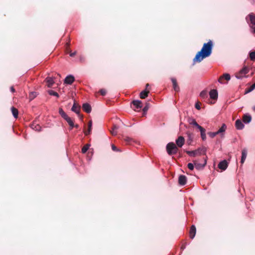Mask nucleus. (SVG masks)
<instances>
[{
  "label": "nucleus",
  "instance_id": "nucleus-1",
  "mask_svg": "<svg viewBox=\"0 0 255 255\" xmlns=\"http://www.w3.org/2000/svg\"><path fill=\"white\" fill-rule=\"evenodd\" d=\"M213 43L210 40L208 43H204L201 51L198 52L193 59V62H200L203 58L208 57L211 54Z\"/></svg>",
  "mask_w": 255,
  "mask_h": 255
},
{
  "label": "nucleus",
  "instance_id": "nucleus-2",
  "mask_svg": "<svg viewBox=\"0 0 255 255\" xmlns=\"http://www.w3.org/2000/svg\"><path fill=\"white\" fill-rule=\"evenodd\" d=\"M246 20L252 29V32L255 33V15L253 13H250L247 16Z\"/></svg>",
  "mask_w": 255,
  "mask_h": 255
},
{
  "label": "nucleus",
  "instance_id": "nucleus-3",
  "mask_svg": "<svg viewBox=\"0 0 255 255\" xmlns=\"http://www.w3.org/2000/svg\"><path fill=\"white\" fill-rule=\"evenodd\" d=\"M167 153L169 155L175 154L177 152L178 148L173 142H169L166 145Z\"/></svg>",
  "mask_w": 255,
  "mask_h": 255
},
{
  "label": "nucleus",
  "instance_id": "nucleus-4",
  "mask_svg": "<svg viewBox=\"0 0 255 255\" xmlns=\"http://www.w3.org/2000/svg\"><path fill=\"white\" fill-rule=\"evenodd\" d=\"M206 150L204 148H198L197 150L193 151H187V153L192 157L201 155L205 153Z\"/></svg>",
  "mask_w": 255,
  "mask_h": 255
},
{
  "label": "nucleus",
  "instance_id": "nucleus-5",
  "mask_svg": "<svg viewBox=\"0 0 255 255\" xmlns=\"http://www.w3.org/2000/svg\"><path fill=\"white\" fill-rule=\"evenodd\" d=\"M249 72V69L245 66L243 67L239 72L236 74V77L238 79H241L245 77V75Z\"/></svg>",
  "mask_w": 255,
  "mask_h": 255
},
{
  "label": "nucleus",
  "instance_id": "nucleus-6",
  "mask_svg": "<svg viewBox=\"0 0 255 255\" xmlns=\"http://www.w3.org/2000/svg\"><path fill=\"white\" fill-rule=\"evenodd\" d=\"M193 162L195 168L198 170L203 168L207 163L206 159H205L204 162L203 164L198 163L197 160H194Z\"/></svg>",
  "mask_w": 255,
  "mask_h": 255
},
{
  "label": "nucleus",
  "instance_id": "nucleus-7",
  "mask_svg": "<svg viewBox=\"0 0 255 255\" xmlns=\"http://www.w3.org/2000/svg\"><path fill=\"white\" fill-rule=\"evenodd\" d=\"M228 166V163L226 160L221 161L218 164V167L220 169L225 170L227 169Z\"/></svg>",
  "mask_w": 255,
  "mask_h": 255
},
{
  "label": "nucleus",
  "instance_id": "nucleus-8",
  "mask_svg": "<svg viewBox=\"0 0 255 255\" xmlns=\"http://www.w3.org/2000/svg\"><path fill=\"white\" fill-rule=\"evenodd\" d=\"M236 128L238 130H241L244 128L245 126L242 121L238 119L235 122Z\"/></svg>",
  "mask_w": 255,
  "mask_h": 255
},
{
  "label": "nucleus",
  "instance_id": "nucleus-9",
  "mask_svg": "<svg viewBox=\"0 0 255 255\" xmlns=\"http://www.w3.org/2000/svg\"><path fill=\"white\" fill-rule=\"evenodd\" d=\"M185 140L183 136H179L176 140V143L178 147H181L184 144Z\"/></svg>",
  "mask_w": 255,
  "mask_h": 255
},
{
  "label": "nucleus",
  "instance_id": "nucleus-10",
  "mask_svg": "<svg viewBox=\"0 0 255 255\" xmlns=\"http://www.w3.org/2000/svg\"><path fill=\"white\" fill-rule=\"evenodd\" d=\"M74 77L72 75L67 76L64 80V83L70 85L74 81Z\"/></svg>",
  "mask_w": 255,
  "mask_h": 255
},
{
  "label": "nucleus",
  "instance_id": "nucleus-11",
  "mask_svg": "<svg viewBox=\"0 0 255 255\" xmlns=\"http://www.w3.org/2000/svg\"><path fill=\"white\" fill-rule=\"evenodd\" d=\"M209 95L211 99L217 100L218 98V92L216 90H212L209 92Z\"/></svg>",
  "mask_w": 255,
  "mask_h": 255
},
{
  "label": "nucleus",
  "instance_id": "nucleus-12",
  "mask_svg": "<svg viewBox=\"0 0 255 255\" xmlns=\"http://www.w3.org/2000/svg\"><path fill=\"white\" fill-rule=\"evenodd\" d=\"M252 120V117L249 114H246L243 116V121L245 124H249Z\"/></svg>",
  "mask_w": 255,
  "mask_h": 255
},
{
  "label": "nucleus",
  "instance_id": "nucleus-13",
  "mask_svg": "<svg viewBox=\"0 0 255 255\" xmlns=\"http://www.w3.org/2000/svg\"><path fill=\"white\" fill-rule=\"evenodd\" d=\"M187 182V178L185 175H180L178 178L179 184L181 185H184Z\"/></svg>",
  "mask_w": 255,
  "mask_h": 255
},
{
  "label": "nucleus",
  "instance_id": "nucleus-14",
  "mask_svg": "<svg viewBox=\"0 0 255 255\" xmlns=\"http://www.w3.org/2000/svg\"><path fill=\"white\" fill-rule=\"evenodd\" d=\"M196 233V227L194 225H192L190 228L189 232L190 237L191 239H193L195 237Z\"/></svg>",
  "mask_w": 255,
  "mask_h": 255
},
{
  "label": "nucleus",
  "instance_id": "nucleus-15",
  "mask_svg": "<svg viewBox=\"0 0 255 255\" xmlns=\"http://www.w3.org/2000/svg\"><path fill=\"white\" fill-rule=\"evenodd\" d=\"M227 129V126L225 124H223L222 127L219 128V129L217 131L218 134H220L221 136H223L224 132L226 131Z\"/></svg>",
  "mask_w": 255,
  "mask_h": 255
},
{
  "label": "nucleus",
  "instance_id": "nucleus-16",
  "mask_svg": "<svg viewBox=\"0 0 255 255\" xmlns=\"http://www.w3.org/2000/svg\"><path fill=\"white\" fill-rule=\"evenodd\" d=\"M247 156V149H243L242 151V157H241V162L243 164Z\"/></svg>",
  "mask_w": 255,
  "mask_h": 255
},
{
  "label": "nucleus",
  "instance_id": "nucleus-17",
  "mask_svg": "<svg viewBox=\"0 0 255 255\" xmlns=\"http://www.w3.org/2000/svg\"><path fill=\"white\" fill-rule=\"evenodd\" d=\"M225 79L227 81H229L231 79L230 75L228 73L224 74L223 76H221L218 80V81L220 83H223L222 80Z\"/></svg>",
  "mask_w": 255,
  "mask_h": 255
},
{
  "label": "nucleus",
  "instance_id": "nucleus-18",
  "mask_svg": "<svg viewBox=\"0 0 255 255\" xmlns=\"http://www.w3.org/2000/svg\"><path fill=\"white\" fill-rule=\"evenodd\" d=\"M134 108L138 109L142 107V102L139 100H135L132 102Z\"/></svg>",
  "mask_w": 255,
  "mask_h": 255
},
{
  "label": "nucleus",
  "instance_id": "nucleus-19",
  "mask_svg": "<svg viewBox=\"0 0 255 255\" xmlns=\"http://www.w3.org/2000/svg\"><path fill=\"white\" fill-rule=\"evenodd\" d=\"M83 110L87 113H90L91 112V107L88 103H84L82 106Z\"/></svg>",
  "mask_w": 255,
  "mask_h": 255
},
{
  "label": "nucleus",
  "instance_id": "nucleus-20",
  "mask_svg": "<svg viewBox=\"0 0 255 255\" xmlns=\"http://www.w3.org/2000/svg\"><path fill=\"white\" fill-rule=\"evenodd\" d=\"M171 81L173 84V87L174 91L178 92L179 91V87L177 84L176 80L175 78H171Z\"/></svg>",
  "mask_w": 255,
  "mask_h": 255
},
{
  "label": "nucleus",
  "instance_id": "nucleus-21",
  "mask_svg": "<svg viewBox=\"0 0 255 255\" xmlns=\"http://www.w3.org/2000/svg\"><path fill=\"white\" fill-rule=\"evenodd\" d=\"M31 128L35 131H40L41 128L40 126L35 122L33 123L31 125Z\"/></svg>",
  "mask_w": 255,
  "mask_h": 255
},
{
  "label": "nucleus",
  "instance_id": "nucleus-22",
  "mask_svg": "<svg viewBox=\"0 0 255 255\" xmlns=\"http://www.w3.org/2000/svg\"><path fill=\"white\" fill-rule=\"evenodd\" d=\"M72 111L75 113H76L77 115H79L80 113V107L76 105L75 103H74L71 109Z\"/></svg>",
  "mask_w": 255,
  "mask_h": 255
},
{
  "label": "nucleus",
  "instance_id": "nucleus-23",
  "mask_svg": "<svg viewBox=\"0 0 255 255\" xmlns=\"http://www.w3.org/2000/svg\"><path fill=\"white\" fill-rule=\"evenodd\" d=\"M189 123L190 125H192L195 127H196L197 128H198L199 129L200 128H202L201 126H200V125H199L196 122V121H195V119H190L189 121Z\"/></svg>",
  "mask_w": 255,
  "mask_h": 255
},
{
  "label": "nucleus",
  "instance_id": "nucleus-24",
  "mask_svg": "<svg viewBox=\"0 0 255 255\" xmlns=\"http://www.w3.org/2000/svg\"><path fill=\"white\" fill-rule=\"evenodd\" d=\"M46 82L47 84V86L48 87H51L53 85L54 83V80L52 78L48 77L46 79Z\"/></svg>",
  "mask_w": 255,
  "mask_h": 255
},
{
  "label": "nucleus",
  "instance_id": "nucleus-25",
  "mask_svg": "<svg viewBox=\"0 0 255 255\" xmlns=\"http://www.w3.org/2000/svg\"><path fill=\"white\" fill-rule=\"evenodd\" d=\"M149 91L146 90H144L141 91L140 93V98L141 99H145L147 97Z\"/></svg>",
  "mask_w": 255,
  "mask_h": 255
},
{
  "label": "nucleus",
  "instance_id": "nucleus-26",
  "mask_svg": "<svg viewBox=\"0 0 255 255\" xmlns=\"http://www.w3.org/2000/svg\"><path fill=\"white\" fill-rule=\"evenodd\" d=\"M66 121V122L68 123L69 125L70 126L71 128H72L74 127V124L72 120V119L69 117L68 116L65 119H64Z\"/></svg>",
  "mask_w": 255,
  "mask_h": 255
},
{
  "label": "nucleus",
  "instance_id": "nucleus-27",
  "mask_svg": "<svg viewBox=\"0 0 255 255\" xmlns=\"http://www.w3.org/2000/svg\"><path fill=\"white\" fill-rule=\"evenodd\" d=\"M199 130L201 132V136L202 139L203 140H205L206 139L205 129L202 127L201 128L199 129Z\"/></svg>",
  "mask_w": 255,
  "mask_h": 255
},
{
  "label": "nucleus",
  "instance_id": "nucleus-28",
  "mask_svg": "<svg viewBox=\"0 0 255 255\" xmlns=\"http://www.w3.org/2000/svg\"><path fill=\"white\" fill-rule=\"evenodd\" d=\"M255 89V83L253 84L249 88L246 89L245 91V94H247L252 91H253Z\"/></svg>",
  "mask_w": 255,
  "mask_h": 255
},
{
  "label": "nucleus",
  "instance_id": "nucleus-29",
  "mask_svg": "<svg viewBox=\"0 0 255 255\" xmlns=\"http://www.w3.org/2000/svg\"><path fill=\"white\" fill-rule=\"evenodd\" d=\"M11 110L13 117L15 118H17L18 114V110L14 107H11Z\"/></svg>",
  "mask_w": 255,
  "mask_h": 255
},
{
  "label": "nucleus",
  "instance_id": "nucleus-30",
  "mask_svg": "<svg viewBox=\"0 0 255 255\" xmlns=\"http://www.w3.org/2000/svg\"><path fill=\"white\" fill-rule=\"evenodd\" d=\"M59 113L64 119L68 117L62 108L59 109Z\"/></svg>",
  "mask_w": 255,
  "mask_h": 255
},
{
  "label": "nucleus",
  "instance_id": "nucleus-31",
  "mask_svg": "<svg viewBox=\"0 0 255 255\" xmlns=\"http://www.w3.org/2000/svg\"><path fill=\"white\" fill-rule=\"evenodd\" d=\"M118 129V127L117 126H114L112 130H111V133L114 135H116L117 134V129Z\"/></svg>",
  "mask_w": 255,
  "mask_h": 255
},
{
  "label": "nucleus",
  "instance_id": "nucleus-32",
  "mask_svg": "<svg viewBox=\"0 0 255 255\" xmlns=\"http://www.w3.org/2000/svg\"><path fill=\"white\" fill-rule=\"evenodd\" d=\"M124 140L127 143H128V144H130L131 143V142L133 141V139L132 138H131L130 137H128V136H126V137H124Z\"/></svg>",
  "mask_w": 255,
  "mask_h": 255
},
{
  "label": "nucleus",
  "instance_id": "nucleus-33",
  "mask_svg": "<svg viewBox=\"0 0 255 255\" xmlns=\"http://www.w3.org/2000/svg\"><path fill=\"white\" fill-rule=\"evenodd\" d=\"M90 145L89 144H86L85 146L83 147L82 148V152L83 153H85L87 152V151L88 150L89 148Z\"/></svg>",
  "mask_w": 255,
  "mask_h": 255
},
{
  "label": "nucleus",
  "instance_id": "nucleus-34",
  "mask_svg": "<svg viewBox=\"0 0 255 255\" xmlns=\"http://www.w3.org/2000/svg\"><path fill=\"white\" fill-rule=\"evenodd\" d=\"M48 92L49 94L51 96H54L57 97H59L58 94L57 92H56L53 90H49Z\"/></svg>",
  "mask_w": 255,
  "mask_h": 255
},
{
  "label": "nucleus",
  "instance_id": "nucleus-35",
  "mask_svg": "<svg viewBox=\"0 0 255 255\" xmlns=\"http://www.w3.org/2000/svg\"><path fill=\"white\" fill-rule=\"evenodd\" d=\"M208 134L209 135L210 137H211V138H213L216 135H217V134H218V133H217V132H209L208 133Z\"/></svg>",
  "mask_w": 255,
  "mask_h": 255
},
{
  "label": "nucleus",
  "instance_id": "nucleus-36",
  "mask_svg": "<svg viewBox=\"0 0 255 255\" xmlns=\"http://www.w3.org/2000/svg\"><path fill=\"white\" fill-rule=\"evenodd\" d=\"M250 58L252 60H255V51L250 52Z\"/></svg>",
  "mask_w": 255,
  "mask_h": 255
},
{
  "label": "nucleus",
  "instance_id": "nucleus-37",
  "mask_svg": "<svg viewBox=\"0 0 255 255\" xmlns=\"http://www.w3.org/2000/svg\"><path fill=\"white\" fill-rule=\"evenodd\" d=\"M187 166H188V168L191 170H192L194 167V164L191 163H189L187 165Z\"/></svg>",
  "mask_w": 255,
  "mask_h": 255
},
{
  "label": "nucleus",
  "instance_id": "nucleus-38",
  "mask_svg": "<svg viewBox=\"0 0 255 255\" xmlns=\"http://www.w3.org/2000/svg\"><path fill=\"white\" fill-rule=\"evenodd\" d=\"M112 149L113 150L115 151H120L121 150H119L115 145L112 144Z\"/></svg>",
  "mask_w": 255,
  "mask_h": 255
},
{
  "label": "nucleus",
  "instance_id": "nucleus-39",
  "mask_svg": "<svg viewBox=\"0 0 255 255\" xmlns=\"http://www.w3.org/2000/svg\"><path fill=\"white\" fill-rule=\"evenodd\" d=\"M100 92L102 95L105 96L106 94L107 91L105 89H101Z\"/></svg>",
  "mask_w": 255,
  "mask_h": 255
},
{
  "label": "nucleus",
  "instance_id": "nucleus-40",
  "mask_svg": "<svg viewBox=\"0 0 255 255\" xmlns=\"http://www.w3.org/2000/svg\"><path fill=\"white\" fill-rule=\"evenodd\" d=\"M200 96L202 98H204L205 97L207 96V93L206 92H205V91H202L201 93H200Z\"/></svg>",
  "mask_w": 255,
  "mask_h": 255
},
{
  "label": "nucleus",
  "instance_id": "nucleus-41",
  "mask_svg": "<svg viewBox=\"0 0 255 255\" xmlns=\"http://www.w3.org/2000/svg\"><path fill=\"white\" fill-rule=\"evenodd\" d=\"M35 96H36L35 93H30V96H29L30 100L33 99Z\"/></svg>",
  "mask_w": 255,
  "mask_h": 255
},
{
  "label": "nucleus",
  "instance_id": "nucleus-42",
  "mask_svg": "<svg viewBox=\"0 0 255 255\" xmlns=\"http://www.w3.org/2000/svg\"><path fill=\"white\" fill-rule=\"evenodd\" d=\"M91 129H92V128H90V127H88V129L87 131H85V134L86 135H88V134H90L91 131Z\"/></svg>",
  "mask_w": 255,
  "mask_h": 255
},
{
  "label": "nucleus",
  "instance_id": "nucleus-43",
  "mask_svg": "<svg viewBox=\"0 0 255 255\" xmlns=\"http://www.w3.org/2000/svg\"><path fill=\"white\" fill-rule=\"evenodd\" d=\"M195 108L197 110H200L201 109L200 105L199 103H196L195 104Z\"/></svg>",
  "mask_w": 255,
  "mask_h": 255
},
{
  "label": "nucleus",
  "instance_id": "nucleus-44",
  "mask_svg": "<svg viewBox=\"0 0 255 255\" xmlns=\"http://www.w3.org/2000/svg\"><path fill=\"white\" fill-rule=\"evenodd\" d=\"M88 127H90V128H92V122L91 121H89L88 123Z\"/></svg>",
  "mask_w": 255,
  "mask_h": 255
},
{
  "label": "nucleus",
  "instance_id": "nucleus-45",
  "mask_svg": "<svg viewBox=\"0 0 255 255\" xmlns=\"http://www.w3.org/2000/svg\"><path fill=\"white\" fill-rule=\"evenodd\" d=\"M76 52L75 51L73 52V53H70V56L71 57H73L74 56H75L76 55Z\"/></svg>",
  "mask_w": 255,
  "mask_h": 255
},
{
  "label": "nucleus",
  "instance_id": "nucleus-46",
  "mask_svg": "<svg viewBox=\"0 0 255 255\" xmlns=\"http://www.w3.org/2000/svg\"><path fill=\"white\" fill-rule=\"evenodd\" d=\"M148 106H147V105H146V106L143 108V111H144V112H145V111H146L148 110Z\"/></svg>",
  "mask_w": 255,
  "mask_h": 255
},
{
  "label": "nucleus",
  "instance_id": "nucleus-47",
  "mask_svg": "<svg viewBox=\"0 0 255 255\" xmlns=\"http://www.w3.org/2000/svg\"><path fill=\"white\" fill-rule=\"evenodd\" d=\"M10 91L12 92H14L15 90H14V89L13 87H10Z\"/></svg>",
  "mask_w": 255,
  "mask_h": 255
},
{
  "label": "nucleus",
  "instance_id": "nucleus-48",
  "mask_svg": "<svg viewBox=\"0 0 255 255\" xmlns=\"http://www.w3.org/2000/svg\"><path fill=\"white\" fill-rule=\"evenodd\" d=\"M188 134L189 137L190 138L191 137V134L190 133H188Z\"/></svg>",
  "mask_w": 255,
  "mask_h": 255
},
{
  "label": "nucleus",
  "instance_id": "nucleus-49",
  "mask_svg": "<svg viewBox=\"0 0 255 255\" xmlns=\"http://www.w3.org/2000/svg\"><path fill=\"white\" fill-rule=\"evenodd\" d=\"M148 86H149V84H147L146 85V88H147V87H148Z\"/></svg>",
  "mask_w": 255,
  "mask_h": 255
},
{
  "label": "nucleus",
  "instance_id": "nucleus-50",
  "mask_svg": "<svg viewBox=\"0 0 255 255\" xmlns=\"http://www.w3.org/2000/svg\"><path fill=\"white\" fill-rule=\"evenodd\" d=\"M74 127H75L76 128H78V125H76L74 126Z\"/></svg>",
  "mask_w": 255,
  "mask_h": 255
},
{
  "label": "nucleus",
  "instance_id": "nucleus-51",
  "mask_svg": "<svg viewBox=\"0 0 255 255\" xmlns=\"http://www.w3.org/2000/svg\"><path fill=\"white\" fill-rule=\"evenodd\" d=\"M253 109L254 111H255V107H253Z\"/></svg>",
  "mask_w": 255,
  "mask_h": 255
}]
</instances>
